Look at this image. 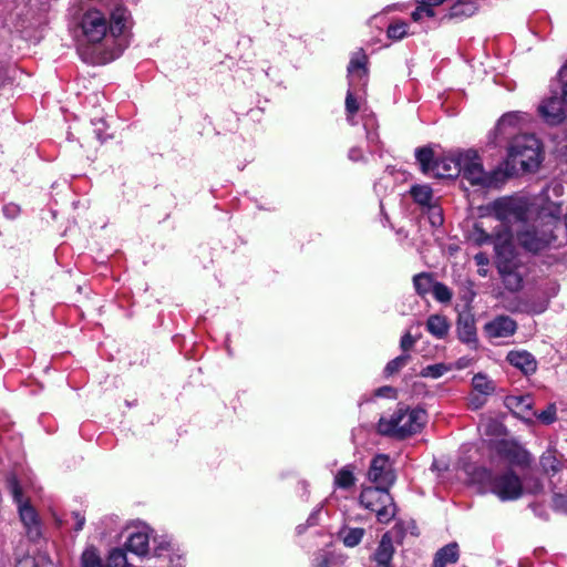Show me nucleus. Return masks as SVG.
<instances>
[{
	"label": "nucleus",
	"mask_w": 567,
	"mask_h": 567,
	"mask_svg": "<svg viewBox=\"0 0 567 567\" xmlns=\"http://www.w3.org/2000/svg\"><path fill=\"white\" fill-rule=\"evenodd\" d=\"M394 553L392 538L386 533L382 536L378 549L374 554L375 561L378 566L390 564L392 556Z\"/></svg>",
	"instance_id": "obj_27"
},
{
	"label": "nucleus",
	"mask_w": 567,
	"mask_h": 567,
	"mask_svg": "<svg viewBox=\"0 0 567 567\" xmlns=\"http://www.w3.org/2000/svg\"><path fill=\"white\" fill-rule=\"evenodd\" d=\"M377 567H391L390 564H385V565H381V566H377Z\"/></svg>",
	"instance_id": "obj_56"
},
{
	"label": "nucleus",
	"mask_w": 567,
	"mask_h": 567,
	"mask_svg": "<svg viewBox=\"0 0 567 567\" xmlns=\"http://www.w3.org/2000/svg\"><path fill=\"white\" fill-rule=\"evenodd\" d=\"M481 480L502 502L518 499L524 493L520 478L512 471H506L502 474H493L491 471L483 470Z\"/></svg>",
	"instance_id": "obj_8"
},
{
	"label": "nucleus",
	"mask_w": 567,
	"mask_h": 567,
	"mask_svg": "<svg viewBox=\"0 0 567 567\" xmlns=\"http://www.w3.org/2000/svg\"><path fill=\"white\" fill-rule=\"evenodd\" d=\"M363 535V528H344L342 530L343 544L347 547H354L362 540Z\"/></svg>",
	"instance_id": "obj_34"
},
{
	"label": "nucleus",
	"mask_w": 567,
	"mask_h": 567,
	"mask_svg": "<svg viewBox=\"0 0 567 567\" xmlns=\"http://www.w3.org/2000/svg\"><path fill=\"white\" fill-rule=\"evenodd\" d=\"M415 157L421 171L429 177L446 178L460 174V152L435 157L432 148L422 147L415 151Z\"/></svg>",
	"instance_id": "obj_7"
},
{
	"label": "nucleus",
	"mask_w": 567,
	"mask_h": 567,
	"mask_svg": "<svg viewBox=\"0 0 567 567\" xmlns=\"http://www.w3.org/2000/svg\"><path fill=\"white\" fill-rule=\"evenodd\" d=\"M470 237L478 246L487 244L492 240V235L484 229L483 223H476L474 225Z\"/></svg>",
	"instance_id": "obj_36"
},
{
	"label": "nucleus",
	"mask_w": 567,
	"mask_h": 567,
	"mask_svg": "<svg viewBox=\"0 0 567 567\" xmlns=\"http://www.w3.org/2000/svg\"><path fill=\"white\" fill-rule=\"evenodd\" d=\"M16 567H38V564L32 556H24L17 561Z\"/></svg>",
	"instance_id": "obj_49"
},
{
	"label": "nucleus",
	"mask_w": 567,
	"mask_h": 567,
	"mask_svg": "<svg viewBox=\"0 0 567 567\" xmlns=\"http://www.w3.org/2000/svg\"><path fill=\"white\" fill-rule=\"evenodd\" d=\"M396 9V6H389L385 8V12H390L391 10Z\"/></svg>",
	"instance_id": "obj_55"
},
{
	"label": "nucleus",
	"mask_w": 567,
	"mask_h": 567,
	"mask_svg": "<svg viewBox=\"0 0 567 567\" xmlns=\"http://www.w3.org/2000/svg\"><path fill=\"white\" fill-rule=\"evenodd\" d=\"M9 487L18 505L20 518L27 529L28 536L33 539L39 537L41 532L37 512L28 503H23L22 491L16 478L9 481Z\"/></svg>",
	"instance_id": "obj_12"
},
{
	"label": "nucleus",
	"mask_w": 567,
	"mask_h": 567,
	"mask_svg": "<svg viewBox=\"0 0 567 567\" xmlns=\"http://www.w3.org/2000/svg\"><path fill=\"white\" fill-rule=\"evenodd\" d=\"M457 336L458 339L473 349L477 347V331L475 317L471 311H464L458 315L457 319Z\"/></svg>",
	"instance_id": "obj_19"
},
{
	"label": "nucleus",
	"mask_w": 567,
	"mask_h": 567,
	"mask_svg": "<svg viewBox=\"0 0 567 567\" xmlns=\"http://www.w3.org/2000/svg\"><path fill=\"white\" fill-rule=\"evenodd\" d=\"M489 426H491V427H493L495 432H497L498 430H501V424H498V423H496V422H492Z\"/></svg>",
	"instance_id": "obj_54"
},
{
	"label": "nucleus",
	"mask_w": 567,
	"mask_h": 567,
	"mask_svg": "<svg viewBox=\"0 0 567 567\" xmlns=\"http://www.w3.org/2000/svg\"><path fill=\"white\" fill-rule=\"evenodd\" d=\"M474 259L478 266H484L488 262L486 255L483 252L476 254Z\"/></svg>",
	"instance_id": "obj_53"
},
{
	"label": "nucleus",
	"mask_w": 567,
	"mask_h": 567,
	"mask_svg": "<svg viewBox=\"0 0 567 567\" xmlns=\"http://www.w3.org/2000/svg\"><path fill=\"white\" fill-rule=\"evenodd\" d=\"M425 422L424 410L399 408L390 417H381L378 427L382 434L403 439L419 432Z\"/></svg>",
	"instance_id": "obj_3"
},
{
	"label": "nucleus",
	"mask_w": 567,
	"mask_h": 567,
	"mask_svg": "<svg viewBox=\"0 0 567 567\" xmlns=\"http://www.w3.org/2000/svg\"><path fill=\"white\" fill-rule=\"evenodd\" d=\"M375 120L373 116H367L364 121V127L367 130V138L370 143H378V134L372 131L374 127Z\"/></svg>",
	"instance_id": "obj_44"
},
{
	"label": "nucleus",
	"mask_w": 567,
	"mask_h": 567,
	"mask_svg": "<svg viewBox=\"0 0 567 567\" xmlns=\"http://www.w3.org/2000/svg\"><path fill=\"white\" fill-rule=\"evenodd\" d=\"M460 174L474 186L492 187L497 183L496 171H485L478 153L474 150L460 152Z\"/></svg>",
	"instance_id": "obj_9"
},
{
	"label": "nucleus",
	"mask_w": 567,
	"mask_h": 567,
	"mask_svg": "<svg viewBox=\"0 0 567 567\" xmlns=\"http://www.w3.org/2000/svg\"><path fill=\"white\" fill-rule=\"evenodd\" d=\"M409 35V24L403 20L393 21L386 30V37L393 41H400Z\"/></svg>",
	"instance_id": "obj_29"
},
{
	"label": "nucleus",
	"mask_w": 567,
	"mask_h": 567,
	"mask_svg": "<svg viewBox=\"0 0 567 567\" xmlns=\"http://www.w3.org/2000/svg\"><path fill=\"white\" fill-rule=\"evenodd\" d=\"M426 329L436 339H444L450 331V323L445 316L431 315L426 320Z\"/></svg>",
	"instance_id": "obj_25"
},
{
	"label": "nucleus",
	"mask_w": 567,
	"mask_h": 567,
	"mask_svg": "<svg viewBox=\"0 0 567 567\" xmlns=\"http://www.w3.org/2000/svg\"><path fill=\"white\" fill-rule=\"evenodd\" d=\"M152 553L154 557L164 559L173 567H181L184 560V554L166 536H158L153 538Z\"/></svg>",
	"instance_id": "obj_15"
},
{
	"label": "nucleus",
	"mask_w": 567,
	"mask_h": 567,
	"mask_svg": "<svg viewBox=\"0 0 567 567\" xmlns=\"http://www.w3.org/2000/svg\"><path fill=\"white\" fill-rule=\"evenodd\" d=\"M472 386L473 392H477L486 396H491L496 389L494 381L483 373H477L473 377Z\"/></svg>",
	"instance_id": "obj_28"
},
{
	"label": "nucleus",
	"mask_w": 567,
	"mask_h": 567,
	"mask_svg": "<svg viewBox=\"0 0 567 567\" xmlns=\"http://www.w3.org/2000/svg\"><path fill=\"white\" fill-rule=\"evenodd\" d=\"M537 203L530 204L523 197H504L495 200L489 209L493 216L505 226H512L516 223H524L532 219L542 206V198Z\"/></svg>",
	"instance_id": "obj_4"
},
{
	"label": "nucleus",
	"mask_w": 567,
	"mask_h": 567,
	"mask_svg": "<svg viewBox=\"0 0 567 567\" xmlns=\"http://www.w3.org/2000/svg\"><path fill=\"white\" fill-rule=\"evenodd\" d=\"M434 298L440 302H450L452 299V291L442 282H434L432 289Z\"/></svg>",
	"instance_id": "obj_39"
},
{
	"label": "nucleus",
	"mask_w": 567,
	"mask_h": 567,
	"mask_svg": "<svg viewBox=\"0 0 567 567\" xmlns=\"http://www.w3.org/2000/svg\"><path fill=\"white\" fill-rule=\"evenodd\" d=\"M449 367L444 363L431 364L422 369L421 375L424 378H441L444 373L449 371Z\"/></svg>",
	"instance_id": "obj_38"
},
{
	"label": "nucleus",
	"mask_w": 567,
	"mask_h": 567,
	"mask_svg": "<svg viewBox=\"0 0 567 567\" xmlns=\"http://www.w3.org/2000/svg\"><path fill=\"white\" fill-rule=\"evenodd\" d=\"M81 567H128V561L123 548H114L110 551L107 564L104 566L97 549L90 546L82 553Z\"/></svg>",
	"instance_id": "obj_13"
},
{
	"label": "nucleus",
	"mask_w": 567,
	"mask_h": 567,
	"mask_svg": "<svg viewBox=\"0 0 567 567\" xmlns=\"http://www.w3.org/2000/svg\"><path fill=\"white\" fill-rule=\"evenodd\" d=\"M517 330V323L509 316L501 315L486 322L483 331L488 339L512 337Z\"/></svg>",
	"instance_id": "obj_18"
},
{
	"label": "nucleus",
	"mask_w": 567,
	"mask_h": 567,
	"mask_svg": "<svg viewBox=\"0 0 567 567\" xmlns=\"http://www.w3.org/2000/svg\"><path fill=\"white\" fill-rule=\"evenodd\" d=\"M334 564V556L329 551H320L316 555L312 561V567H332Z\"/></svg>",
	"instance_id": "obj_40"
},
{
	"label": "nucleus",
	"mask_w": 567,
	"mask_h": 567,
	"mask_svg": "<svg viewBox=\"0 0 567 567\" xmlns=\"http://www.w3.org/2000/svg\"><path fill=\"white\" fill-rule=\"evenodd\" d=\"M498 264L497 268L502 275L505 287L511 291H516L522 287V277L514 270L513 264L509 260H502L503 252L496 247Z\"/></svg>",
	"instance_id": "obj_22"
},
{
	"label": "nucleus",
	"mask_w": 567,
	"mask_h": 567,
	"mask_svg": "<svg viewBox=\"0 0 567 567\" xmlns=\"http://www.w3.org/2000/svg\"><path fill=\"white\" fill-rule=\"evenodd\" d=\"M540 464L546 473L557 472L559 467V462L551 454L543 455Z\"/></svg>",
	"instance_id": "obj_42"
},
{
	"label": "nucleus",
	"mask_w": 567,
	"mask_h": 567,
	"mask_svg": "<svg viewBox=\"0 0 567 567\" xmlns=\"http://www.w3.org/2000/svg\"><path fill=\"white\" fill-rule=\"evenodd\" d=\"M349 158L351 161H359V159H361L362 158L361 150L360 148H355V147L351 148L349 151Z\"/></svg>",
	"instance_id": "obj_52"
},
{
	"label": "nucleus",
	"mask_w": 567,
	"mask_h": 567,
	"mask_svg": "<svg viewBox=\"0 0 567 567\" xmlns=\"http://www.w3.org/2000/svg\"><path fill=\"white\" fill-rule=\"evenodd\" d=\"M559 82L561 86V95L567 104V63L559 71Z\"/></svg>",
	"instance_id": "obj_47"
},
{
	"label": "nucleus",
	"mask_w": 567,
	"mask_h": 567,
	"mask_svg": "<svg viewBox=\"0 0 567 567\" xmlns=\"http://www.w3.org/2000/svg\"><path fill=\"white\" fill-rule=\"evenodd\" d=\"M416 8L412 12L411 18L414 22H420L424 17L434 18L435 17V8L427 6L423 0H415Z\"/></svg>",
	"instance_id": "obj_33"
},
{
	"label": "nucleus",
	"mask_w": 567,
	"mask_h": 567,
	"mask_svg": "<svg viewBox=\"0 0 567 567\" xmlns=\"http://www.w3.org/2000/svg\"><path fill=\"white\" fill-rule=\"evenodd\" d=\"M411 360V355L409 353H403L393 360H391L384 369L385 374L391 375L393 373L399 372L403 369Z\"/></svg>",
	"instance_id": "obj_35"
},
{
	"label": "nucleus",
	"mask_w": 567,
	"mask_h": 567,
	"mask_svg": "<svg viewBox=\"0 0 567 567\" xmlns=\"http://www.w3.org/2000/svg\"><path fill=\"white\" fill-rule=\"evenodd\" d=\"M389 487H365L360 494L361 505L375 513L377 518L382 524L390 523L395 516L396 507Z\"/></svg>",
	"instance_id": "obj_10"
},
{
	"label": "nucleus",
	"mask_w": 567,
	"mask_h": 567,
	"mask_svg": "<svg viewBox=\"0 0 567 567\" xmlns=\"http://www.w3.org/2000/svg\"><path fill=\"white\" fill-rule=\"evenodd\" d=\"M529 122V116L523 112H508L497 122L496 127L488 135L489 144L499 146L503 142L512 138Z\"/></svg>",
	"instance_id": "obj_11"
},
{
	"label": "nucleus",
	"mask_w": 567,
	"mask_h": 567,
	"mask_svg": "<svg viewBox=\"0 0 567 567\" xmlns=\"http://www.w3.org/2000/svg\"><path fill=\"white\" fill-rule=\"evenodd\" d=\"M368 477L378 487H390L395 481V475L389 456L375 455L371 461Z\"/></svg>",
	"instance_id": "obj_14"
},
{
	"label": "nucleus",
	"mask_w": 567,
	"mask_h": 567,
	"mask_svg": "<svg viewBox=\"0 0 567 567\" xmlns=\"http://www.w3.org/2000/svg\"><path fill=\"white\" fill-rule=\"evenodd\" d=\"M433 280L429 274L422 272L413 277V286L416 292L421 296L426 295L430 289H433Z\"/></svg>",
	"instance_id": "obj_32"
},
{
	"label": "nucleus",
	"mask_w": 567,
	"mask_h": 567,
	"mask_svg": "<svg viewBox=\"0 0 567 567\" xmlns=\"http://www.w3.org/2000/svg\"><path fill=\"white\" fill-rule=\"evenodd\" d=\"M524 486V492L537 495L543 491V484L538 478H527Z\"/></svg>",
	"instance_id": "obj_43"
},
{
	"label": "nucleus",
	"mask_w": 567,
	"mask_h": 567,
	"mask_svg": "<svg viewBox=\"0 0 567 567\" xmlns=\"http://www.w3.org/2000/svg\"><path fill=\"white\" fill-rule=\"evenodd\" d=\"M534 419H537L540 423L549 425L557 420V408L554 403L547 405V408L540 413L536 412Z\"/></svg>",
	"instance_id": "obj_37"
},
{
	"label": "nucleus",
	"mask_w": 567,
	"mask_h": 567,
	"mask_svg": "<svg viewBox=\"0 0 567 567\" xmlns=\"http://www.w3.org/2000/svg\"><path fill=\"white\" fill-rule=\"evenodd\" d=\"M506 359L509 364L519 369L525 374H530L536 371L537 363L535 358L525 350L511 351Z\"/></svg>",
	"instance_id": "obj_24"
},
{
	"label": "nucleus",
	"mask_w": 567,
	"mask_h": 567,
	"mask_svg": "<svg viewBox=\"0 0 567 567\" xmlns=\"http://www.w3.org/2000/svg\"><path fill=\"white\" fill-rule=\"evenodd\" d=\"M396 391L392 386H382L375 391L377 396L395 398Z\"/></svg>",
	"instance_id": "obj_48"
},
{
	"label": "nucleus",
	"mask_w": 567,
	"mask_h": 567,
	"mask_svg": "<svg viewBox=\"0 0 567 567\" xmlns=\"http://www.w3.org/2000/svg\"><path fill=\"white\" fill-rule=\"evenodd\" d=\"M496 449L498 454L511 464L525 465L529 462L528 452L514 441L502 440Z\"/></svg>",
	"instance_id": "obj_21"
},
{
	"label": "nucleus",
	"mask_w": 567,
	"mask_h": 567,
	"mask_svg": "<svg viewBox=\"0 0 567 567\" xmlns=\"http://www.w3.org/2000/svg\"><path fill=\"white\" fill-rule=\"evenodd\" d=\"M508 161L524 172L535 171L542 162L539 141L532 134L514 136L508 146Z\"/></svg>",
	"instance_id": "obj_6"
},
{
	"label": "nucleus",
	"mask_w": 567,
	"mask_h": 567,
	"mask_svg": "<svg viewBox=\"0 0 567 567\" xmlns=\"http://www.w3.org/2000/svg\"><path fill=\"white\" fill-rule=\"evenodd\" d=\"M437 219H439V223H442V216L441 215L437 216Z\"/></svg>",
	"instance_id": "obj_57"
},
{
	"label": "nucleus",
	"mask_w": 567,
	"mask_h": 567,
	"mask_svg": "<svg viewBox=\"0 0 567 567\" xmlns=\"http://www.w3.org/2000/svg\"><path fill=\"white\" fill-rule=\"evenodd\" d=\"M566 105L563 95L561 97L554 95L542 101L538 112L546 123L557 125L566 118Z\"/></svg>",
	"instance_id": "obj_16"
},
{
	"label": "nucleus",
	"mask_w": 567,
	"mask_h": 567,
	"mask_svg": "<svg viewBox=\"0 0 567 567\" xmlns=\"http://www.w3.org/2000/svg\"><path fill=\"white\" fill-rule=\"evenodd\" d=\"M458 559V545L451 543L441 548L434 558V567H446L449 564H454Z\"/></svg>",
	"instance_id": "obj_26"
},
{
	"label": "nucleus",
	"mask_w": 567,
	"mask_h": 567,
	"mask_svg": "<svg viewBox=\"0 0 567 567\" xmlns=\"http://www.w3.org/2000/svg\"><path fill=\"white\" fill-rule=\"evenodd\" d=\"M413 199L423 206L430 205L433 194L432 188L427 185H415L410 190Z\"/></svg>",
	"instance_id": "obj_30"
},
{
	"label": "nucleus",
	"mask_w": 567,
	"mask_h": 567,
	"mask_svg": "<svg viewBox=\"0 0 567 567\" xmlns=\"http://www.w3.org/2000/svg\"><path fill=\"white\" fill-rule=\"evenodd\" d=\"M416 342V339L411 334V332H406L401 338L400 347L404 353L412 349Z\"/></svg>",
	"instance_id": "obj_46"
},
{
	"label": "nucleus",
	"mask_w": 567,
	"mask_h": 567,
	"mask_svg": "<svg viewBox=\"0 0 567 567\" xmlns=\"http://www.w3.org/2000/svg\"><path fill=\"white\" fill-rule=\"evenodd\" d=\"M80 27L92 63L105 64L117 59L130 44L133 20L121 0H92Z\"/></svg>",
	"instance_id": "obj_1"
},
{
	"label": "nucleus",
	"mask_w": 567,
	"mask_h": 567,
	"mask_svg": "<svg viewBox=\"0 0 567 567\" xmlns=\"http://www.w3.org/2000/svg\"><path fill=\"white\" fill-rule=\"evenodd\" d=\"M504 405L526 423H534L536 412L533 410L534 400L530 395H507L504 399Z\"/></svg>",
	"instance_id": "obj_17"
},
{
	"label": "nucleus",
	"mask_w": 567,
	"mask_h": 567,
	"mask_svg": "<svg viewBox=\"0 0 567 567\" xmlns=\"http://www.w3.org/2000/svg\"><path fill=\"white\" fill-rule=\"evenodd\" d=\"M125 546L127 550L137 555L145 556L150 551V530L143 526L141 529L130 534Z\"/></svg>",
	"instance_id": "obj_23"
},
{
	"label": "nucleus",
	"mask_w": 567,
	"mask_h": 567,
	"mask_svg": "<svg viewBox=\"0 0 567 567\" xmlns=\"http://www.w3.org/2000/svg\"><path fill=\"white\" fill-rule=\"evenodd\" d=\"M18 210L19 208L16 205H7L3 208L4 214L11 218H13L18 214Z\"/></svg>",
	"instance_id": "obj_51"
},
{
	"label": "nucleus",
	"mask_w": 567,
	"mask_h": 567,
	"mask_svg": "<svg viewBox=\"0 0 567 567\" xmlns=\"http://www.w3.org/2000/svg\"><path fill=\"white\" fill-rule=\"evenodd\" d=\"M487 398L484 394L472 391L467 398V404L472 410H478L486 404Z\"/></svg>",
	"instance_id": "obj_41"
},
{
	"label": "nucleus",
	"mask_w": 567,
	"mask_h": 567,
	"mask_svg": "<svg viewBox=\"0 0 567 567\" xmlns=\"http://www.w3.org/2000/svg\"><path fill=\"white\" fill-rule=\"evenodd\" d=\"M564 187L560 184H554L544 192L542 206L533 216V225L526 226L517 234L519 244L527 250L537 252L548 246L554 239V226L561 216V203L550 199V193L554 196H560Z\"/></svg>",
	"instance_id": "obj_2"
},
{
	"label": "nucleus",
	"mask_w": 567,
	"mask_h": 567,
	"mask_svg": "<svg viewBox=\"0 0 567 567\" xmlns=\"http://www.w3.org/2000/svg\"><path fill=\"white\" fill-rule=\"evenodd\" d=\"M73 517L75 519V527L74 529L76 532L81 530L85 524V517L81 515L80 513H73Z\"/></svg>",
	"instance_id": "obj_50"
},
{
	"label": "nucleus",
	"mask_w": 567,
	"mask_h": 567,
	"mask_svg": "<svg viewBox=\"0 0 567 567\" xmlns=\"http://www.w3.org/2000/svg\"><path fill=\"white\" fill-rule=\"evenodd\" d=\"M368 58L362 51L355 52L348 65L349 90L346 97L347 120L351 125L355 124L354 115L360 110V96H355L357 92L367 85Z\"/></svg>",
	"instance_id": "obj_5"
},
{
	"label": "nucleus",
	"mask_w": 567,
	"mask_h": 567,
	"mask_svg": "<svg viewBox=\"0 0 567 567\" xmlns=\"http://www.w3.org/2000/svg\"><path fill=\"white\" fill-rule=\"evenodd\" d=\"M553 505L556 511L567 514V495L555 494Z\"/></svg>",
	"instance_id": "obj_45"
},
{
	"label": "nucleus",
	"mask_w": 567,
	"mask_h": 567,
	"mask_svg": "<svg viewBox=\"0 0 567 567\" xmlns=\"http://www.w3.org/2000/svg\"><path fill=\"white\" fill-rule=\"evenodd\" d=\"M355 483V477L349 466L341 468L334 476V486L338 488H350Z\"/></svg>",
	"instance_id": "obj_31"
},
{
	"label": "nucleus",
	"mask_w": 567,
	"mask_h": 567,
	"mask_svg": "<svg viewBox=\"0 0 567 567\" xmlns=\"http://www.w3.org/2000/svg\"><path fill=\"white\" fill-rule=\"evenodd\" d=\"M481 0H450L449 11L441 18L444 20H463L473 17L480 7Z\"/></svg>",
	"instance_id": "obj_20"
}]
</instances>
